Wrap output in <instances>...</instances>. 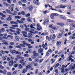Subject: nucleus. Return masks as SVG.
I'll use <instances>...</instances> for the list:
<instances>
[{"label": "nucleus", "instance_id": "30", "mask_svg": "<svg viewBox=\"0 0 75 75\" xmlns=\"http://www.w3.org/2000/svg\"><path fill=\"white\" fill-rule=\"evenodd\" d=\"M24 59H21L20 60L19 62L20 64H22L24 62Z\"/></svg>", "mask_w": 75, "mask_h": 75}, {"label": "nucleus", "instance_id": "55", "mask_svg": "<svg viewBox=\"0 0 75 75\" xmlns=\"http://www.w3.org/2000/svg\"><path fill=\"white\" fill-rule=\"evenodd\" d=\"M4 66L1 65H0V68H1V69H4Z\"/></svg>", "mask_w": 75, "mask_h": 75}, {"label": "nucleus", "instance_id": "44", "mask_svg": "<svg viewBox=\"0 0 75 75\" xmlns=\"http://www.w3.org/2000/svg\"><path fill=\"white\" fill-rule=\"evenodd\" d=\"M67 21H68V22L71 23L72 22H73V21L71 19H68L67 20Z\"/></svg>", "mask_w": 75, "mask_h": 75}, {"label": "nucleus", "instance_id": "2", "mask_svg": "<svg viewBox=\"0 0 75 75\" xmlns=\"http://www.w3.org/2000/svg\"><path fill=\"white\" fill-rule=\"evenodd\" d=\"M6 11L7 13L10 14H11L12 16H16V15H17L15 13H12V12H11V11L8 9H6Z\"/></svg>", "mask_w": 75, "mask_h": 75}, {"label": "nucleus", "instance_id": "5", "mask_svg": "<svg viewBox=\"0 0 75 75\" xmlns=\"http://www.w3.org/2000/svg\"><path fill=\"white\" fill-rule=\"evenodd\" d=\"M56 36L54 34L53 35H51L50 36V38L51 40H54Z\"/></svg>", "mask_w": 75, "mask_h": 75}, {"label": "nucleus", "instance_id": "23", "mask_svg": "<svg viewBox=\"0 0 75 75\" xmlns=\"http://www.w3.org/2000/svg\"><path fill=\"white\" fill-rule=\"evenodd\" d=\"M30 68H31V66L30 65H28L26 67V69L27 70L30 69Z\"/></svg>", "mask_w": 75, "mask_h": 75}, {"label": "nucleus", "instance_id": "28", "mask_svg": "<svg viewBox=\"0 0 75 75\" xmlns=\"http://www.w3.org/2000/svg\"><path fill=\"white\" fill-rule=\"evenodd\" d=\"M15 18L16 19H20L21 17L20 16H15Z\"/></svg>", "mask_w": 75, "mask_h": 75}, {"label": "nucleus", "instance_id": "16", "mask_svg": "<svg viewBox=\"0 0 75 75\" xmlns=\"http://www.w3.org/2000/svg\"><path fill=\"white\" fill-rule=\"evenodd\" d=\"M72 55H70V56L67 58V60L69 61H71V59H72Z\"/></svg>", "mask_w": 75, "mask_h": 75}, {"label": "nucleus", "instance_id": "11", "mask_svg": "<svg viewBox=\"0 0 75 75\" xmlns=\"http://www.w3.org/2000/svg\"><path fill=\"white\" fill-rule=\"evenodd\" d=\"M26 45H27V46H28V48H33V47L31 45L28 44V43H26Z\"/></svg>", "mask_w": 75, "mask_h": 75}, {"label": "nucleus", "instance_id": "24", "mask_svg": "<svg viewBox=\"0 0 75 75\" xmlns=\"http://www.w3.org/2000/svg\"><path fill=\"white\" fill-rule=\"evenodd\" d=\"M7 58L6 56H5L2 57V60L3 61H5V60H6L7 59H6Z\"/></svg>", "mask_w": 75, "mask_h": 75}, {"label": "nucleus", "instance_id": "12", "mask_svg": "<svg viewBox=\"0 0 75 75\" xmlns=\"http://www.w3.org/2000/svg\"><path fill=\"white\" fill-rule=\"evenodd\" d=\"M8 17L6 20L8 21H11V15H8Z\"/></svg>", "mask_w": 75, "mask_h": 75}, {"label": "nucleus", "instance_id": "9", "mask_svg": "<svg viewBox=\"0 0 75 75\" xmlns=\"http://www.w3.org/2000/svg\"><path fill=\"white\" fill-rule=\"evenodd\" d=\"M22 44H21V46H22V47H25V45H26V43H25V42L24 41H23L22 42Z\"/></svg>", "mask_w": 75, "mask_h": 75}, {"label": "nucleus", "instance_id": "4", "mask_svg": "<svg viewBox=\"0 0 75 75\" xmlns=\"http://www.w3.org/2000/svg\"><path fill=\"white\" fill-rule=\"evenodd\" d=\"M37 29L38 31H40L42 30V28L40 25V24H38Z\"/></svg>", "mask_w": 75, "mask_h": 75}, {"label": "nucleus", "instance_id": "64", "mask_svg": "<svg viewBox=\"0 0 75 75\" xmlns=\"http://www.w3.org/2000/svg\"><path fill=\"white\" fill-rule=\"evenodd\" d=\"M17 73V71H16L13 72V74H14L15 75H16V74Z\"/></svg>", "mask_w": 75, "mask_h": 75}, {"label": "nucleus", "instance_id": "35", "mask_svg": "<svg viewBox=\"0 0 75 75\" xmlns=\"http://www.w3.org/2000/svg\"><path fill=\"white\" fill-rule=\"evenodd\" d=\"M8 37H9L11 39H13V36L10 35H9L7 36Z\"/></svg>", "mask_w": 75, "mask_h": 75}, {"label": "nucleus", "instance_id": "56", "mask_svg": "<svg viewBox=\"0 0 75 75\" xmlns=\"http://www.w3.org/2000/svg\"><path fill=\"white\" fill-rule=\"evenodd\" d=\"M3 4H4V5H5L6 6H8V4L6 2H4L3 3Z\"/></svg>", "mask_w": 75, "mask_h": 75}, {"label": "nucleus", "instance_id": "43", "mask_svg": "<svg viewBox=\"0 0 75 75\" xmlns=\"http://www.w3.org/2000/svg\"><path fill=\"white\" fill-rule=\"evenodd\" d=\"M54 16H59V15L57 13H53Z\"/></svg>", "mask_w": 75, "mask_h": 75}, {"label": "nucleus", "instance_id": "41", "mask_svg": "<svg viewBox=\"0 0 75 75\" xmlns=\"http://www.w3.org/2000/svg\"><path fill=\"white\" fill-rule=\"evenodd\" d=\"M35 73L36 74L38 73V69H36L35 70Z\"/></svg>", "mask_w": 75, "mask_h": 75}, {"label": "nucleus", "instance_id": "6", "mask_svg": "<svg viewBox=\"0 0 75 75\" xmlns=\"http://www.w3.org/2000/svg\"><path fill=\"white\" fill-rule=\"evenodd\" d=\"M39 2V1L38 0H36V1L35 0L33 1V3H34V4H36V5H39L40 4V3H38Z\"/></svg>", "mask_w": 75, "mask_h": 75}, {"label": "nucleus", "instance_id": "1", "mask_svg": "<svg viewBox=\"0 0 75 75\" xmlns=\"http://www.w3.org/2000/svg\"><path fill=\"white\" fill-rule=\"evenodd\" d=\"M10 51L12 53V54L15 53V54H19L20 55H21V53L20 52H18L15 50H10Z\"/></svg>", "mask_w": 75, "mask_h": 75}, {"label": "nucleus", "instance_id": "59", "mask_svg": "<svg viewBox=\"0 0 75 75\" xmlns=\"http://www.w3.org/2000/svg\"><path fill=\"white\" fill-rule=\"evenodd\" d=\"M25 16L26 17H29L30 16V13H28L25 14Z\"/></svg>", "mask_w": 75, "mask_h": 75}, {"label": "nucleus", "instance_id": "45", "mask_svg": "<svg viewBox=\"0 0 75 75\" xmlns=\"http://www.w3.org/2000/svg\"><path fill=\"white\" fill-rule=\"evenodd\" d=\"M21 1L23 3H27V1L26 0H21Z\"/></svg>", "mask_w": 75, "mask_h": 75}, {"label": "nucleus", "instance_id": "48", "mask_svg": "<svg viewBox=\"0 0 75 75\" xmlns=\"http://www.w3.org/2000/svg\"><path fill=\"white\" fill-rule=\"evenodd\" d=\"M28 51L29 53H31V49H28Z\"/></svg>", "mask_w": 75, "mask_h": 75}, {"label": "nucleus", "instance_id": "40", "mask_svg": "<svg viewBox=\"0 0 75 75\" xmlns=\"http://www.w3.org/2000/svg\"><path fill=\"white\" fill-rule=\"evenodd\" d=\"M75 28L73 27L72 26H71V28H70V30H74L75 29Z\"/></svg>", "mask_w": 75, "mask_h": 75}, {"label": "nucleus", "instance_id": "20", "mask_svg": "<svg viewBox=\"0 0 75 75\" xmlns=\"http://www.w3.org/2000/svg\"><path fill=\"white\" fill-rule=\"evenodd\" d=\"M43 52V50H42V49L40 48L38 50V53H41V52Z\"/></svg>", "mask_w": 75, "mask_h": 75}, {"label": "nucleus", "instance_id": "10", "mask_svg": "<svg viewBox=\"0 0 75 75\" xmlns=\"http://www.w3.org/2000/svg\"><path fill=\"white\" fill-rule=\"evenodd\" d=\"M33 55H35V56H36L37 57H38V56H39V54L36 52L35 51L33 52Z\"/></svg>", "mask_w": 75, "mask_h": 75}, {"label": "nucleus", "instance_id": "46", "mask_svg": "<svg viewBox=\"0 0 75 75\" xmlns=\"http://www.w3.org/2000/svg\"><path fill=\"white\" fill-rule=\"evenodd\" d=\"M18 64H15L14 65L13 67H14V68H17V67H18Z\"/></svg>", "mask_w": 75, "mask_h": 75}, {"label": "nucleus", "instance_id": "27", "mask_svg": "<svg viewBox=\"0 0 75 75\" xmlns=\"http://www.w3.org/2000/svg\"><path fill=\"white\" fill-rule=\"evenodd\" d=\"M59 6H60V8H65L66 7H67V6H63V5H60Z\"/></svg>", "mask_w": 75, "mask_h": 75}, {"label": "nucleus", "instance_id": "33", "mask_svg": "<svg viewBox=\"0 0 75 75\" xmlns=\"http://www.w3.org/2000/svg\"><path fill=\"white\" fill-rule=\"evenodd\" d=\"M3 73L4 74H7V70L5 69H4L3 71Z\"/></svg>", "mask_w": 75, "mask_h": 75}, {"label": "nucleus", "instance_id": "7", "mask_svg": "<svg viewBox=\"0 0 75 75\" xmlns=\"http://www.w3.org/2000/svg\"><path fill=\"white\" fill-rule=\"evenodd\" d=\"M14 64V62H13V60H11L10 61L9 63V66H13Z\"/></svg>", "mask_w": 75, "mask_h": 75}, {"label": "nucleus", "instance_id": "29", "mask_svg": "<svg viewBox=\"0 0 75 75\" xmlns=\"http://www.w3.org/2000/svg\"><path fill=\"white\" fill-rule=\"evenodd\" d=\"M50 18L51 19H54V14L53 13H52L50 15Z\"/></svg>", "mask_w": 75, "mask_h": 75}, {"label": "nucleus", "instance_id": "37", "mask_svg": "<svg viewBox=\"0 0 75 75\" xmlns=\"http://www.w3.org/2000/svg\"><path fill=\"white\" fill-rule=\"evenodd\" d=\"M16 47L18 48H21V47H22V46L21 45V44L19 45L16 46Z\"/></svg>", "mask_w": 75, "mask_h": 75}, {"label": "nucleus", "instance_id": "61", "mask_svg": "<svg viewBox=\"0 0 75 75\" xmlns=\"http://www.w3.org/2000/svg\"><path fill=\"white\" fill-rule=\"evenodd\" d=\"M31 58L32 59H35L36 58V57L35 56H32L31 57Z\"/></svg>", "mask_w": 75, "mask_h": 75}, {"label": "nucleus", "instance_id": "36", "mask_svg": "<svg viewBox=\"0 0 75 75\" xmlns=\"http://www.w3.org/2000/svg\"><path fill=\"white\" fill-rule=\"evenodd\" d=\"M30 28H34V29H35V28L34 27H33L34 26L32 24H30Z\"/></svg>", "mask_w": 75, "mask_h": 75}, {"label": "nucleus", "instance_id": "57", "mask_svg": "<svg viewBox=\"0 0 75 75\" xmlns=\"http://www.w3.org/2000/svg\"><path fill=\"white\" fill-rule=\"evenodd\" d=\"M24 57H29V55H28V54H25L24 55Z\"/></svg>", "mask_w": 75, "mask_h": 75}, {"label": "nucleus", "instance_id": "17", "mask_svg": "<svg viewBox=\"0 0 75 75\" xmlns=\"http://www.w3.org/2000/svg\"><path fill=\"white\" fill-rule=\"evenodd\" d=\"M18 69H22L23 67V66L21 64H19L18 65Z\"/></svg>", "mask_w": 75, "mask_h": 75}, {"label": "nucleus", "instance_id": "18", "mask_svg": "<svg viewBox=\"0 0 75 75\" xmlns=\"http://www.w3.org/2000/svg\"><path fill=\"white\" fill-rule=\"evenodd\" d=\"M59 63H58L56 65H53V67H54V68L56 69L59 66Z\"/></svg>", "mask_w": 75, "mask_h": 75}, {"label": "nucleus", "instance_id": "58", "mask_svg": "<svg viewBox=\"0 0 75 75\" xmlns=\"http://www.w3.org/2000/svg\"><path fill=\"white\" fill-rule=\"evenodd\" d=\"M75 52H72V53L70 52L69 54V55H70V54H71V55H72V54H74Z\"/></svg>", "mask_w": 75, "mask_h": 75}, {"label": "nucleus", "instance_id": "25", "mask_svg": "<svg viewBox=\"0 0 75 75\" xmlns=\"http://www.w3.org/2000/svg\"><path fill=\"white\" fill-rule=\"evenodd\" d=\"M15 38L16 41H19V40H20V37L19 36H16L15 37Z\"/></svg>", "mask_w": 75, "mask_h": 75}, {"label": "nucleus", "instance_id": "49", "mask_svg": "<svg viewBox=\"0 0 75 75\" xmlns=\"http://www.w3.org/2000/svg\"><path fill=\"white\" fill-rule=\"evenodd\" d=\"M21 64H22V65H23L24 67H25L26 65H27L26 63H24V62H23Z\"/></svg>", "mask_w": 75, "mask_h": 75}, {"label": "nucleus", "instance_id": "8", "mask_svg": "<svg viewBox=\"0 0 75 75\" xmlns=\"http://www.w3.org/2000/svg\"><path fill=\"white\" fill-rule=\"evenodd\" d=\"M63 35H64V33H61L59 34V35L57 36V38H60L61 37H62Z\"/></svg>", "mask_w": 75, "mask_h": 75}, {"label": "nucleus", "instance_id": "53", "mask_svg": "<svg viewBox=\"0 0 75 75\" xmlns=\"http://www.w3.org/2000/svg\"><path fill=\"white\" fill-rule=\"evenodd\" d=\"M47 34V33H42L41 34V35H46Z\"/></svg>", "mask_w": 75, "mask_h": 75}, {"label": "nucleus", "instance_id": "13", "mask_svg": "<svg viewBox=\"0 0 75 75\" xmlns=\"http://www.w3.org/2000/svg\"><path fill=\"white\" fill-rule=\"evenodd\" d=\"M61 44V41H60L59 42H57L56 44L57 47H59L60 46V45Z\"/></svg>", "mask_w": 75, "mask_h": 75}, {"label": "nucleus", "instance_id": "14", "mask_svg": "<svg viewBox=\"0 0 75 75\" xmlns=\"http://www.w3.org/2000/svg\"><path fill=\"white\" fill-rule=\"evenodd\" d=\"M27 71V70L26 69H24L22 70V74H25L26 73Z\"/></svg>", "mask_w": 75, "mask_h": 75}, {"label": "nucleus", "instance_id": "50", "mask_svg": "<svg viewBox=\"0 0 75 75\" xmlns=\"http://www.w3.org/2000/svg\"><path fill=\"white\" fill-rule=\"evenodd\" d=\"M38 64L37 63H35L34 64V66H35V67H38Z\"/></svg>", "mask_w": 75, "mask_h": 75}, {"label": "nucleus", "instance_id": "62", "mask_svg": "<svg viewBox=\"0 0 75 75\" xmlns=\"http://www.w3.org/2000/svg\"><path fill=\"white\" fill-rule=\"evenodd\" d=\"M19 59H24V57H22L21 56H19Z\"/></svg>", "mask_w": 75, "mask_h": 75}, {"label": "nucleus", "instance_id": "51", "mask_svg": "<svg viewBox=\"0 0 75 75\" xmlns=\"http://www.w3.org/2000/svg\"><path fill=\"white\" fill-rule=\"evenodd\" d=\"M46 39L47 40H48V41H50V38H49L48 36H46Z\"/></svg>", "mask_w": 75, "mask_h": 75}, {"label": "nucleus", "instance_id": "63", "mask_svg": "<svg viewBox=\"0 0 75 75\" xmlns=\"http://www.w3.org/2000/svg\"><path fill=\"white\" fill-rule=\"evenodd\" d=\"M10 58L11 59V60H13L14 59V58L13 57L11 56L10 57Z\"/></svg>", "mask_w": 75, "mask_h": 75}, {"label": "nucleus", "instance_id": "22", "mask_svg": "<svg viewBox=\"0 0 75 75\" xmlns=\"http://www.w3.org/2000/svg\"><path fill=\"white\" fill-rule=\"evenodd\" d=\"M33 8V6H30L28 8V9L30 11H32Z\"/></svg>", "mask_w": 75, "mask_h": 75}, {"label": "nucleus", "instance_id": "47", "mask_svg": "<svg viewBox=\"0 0 75 75\" xmlns=\"http://www.w3.org/2000/svg\"><path fill=\"white\" fill-rule=\"evenodd\" d=\"M49 11H45L43 12L44 14H47V13H49Z\"/></svg>", "mask_w": 75, "mask_h": 75}, {"label": "nucleus", "instance_id": "52", "mask_svg": "<svg viewBox=\"0 0 75 75\" xmlns=\"http://www.w3.org/2000/svg\"><path fill=\"white\" fill-rule=\"evenodd\" d=\"M21 14H22V15H25V12L24 11H22L21 12Z\"/></svg>", "mask_w": 75, "mask_h": 75}, {"label": "nucleus", "instance_id": "21", "mask_svg": "<svg viewBox=\"0 0 75 75\" xmlns=\"http://www.w3.org/2000/svg\"><path fill=\"white\" fill-rule=\"evenodd\" d=\"M0 15L1 16H2V17H4V18L6 17V16L4 15V14H3V13H0Z\"/></svg>", "mask_w": 75, "mask_h": 75}, {"label": "nucleus", "instance_id": "3", "mask_svg": "<svg viewBox=\"0 0 75 75\" xmlns=\"http://www.w3.org/2000/svg\"><path fill=\"white\" fill-rule=\"evenodd\" d=\"M21 33L23 34V36L25 37H28L27 33L25 31H22Z\"/></svg>", "mask_w": 75, "mask_h": 75}, {"label": "nucleus", "instance_id": "38", "mask_svg": "<svg viewBox=\"0 0 75 75\" xmlns=\"http://www.w3.org/2000/svg\"><path fill=\"white\" fill-rule=\"evenodd\" d=\"M3 26H4V27H5L6 28H8V27H7V26H8V25L6 24H4V25H3Z\"/></svg>", "mask_w": 75, "mask_h": 75}, {"label": "nucleus", "instance_id": "39", "mask_svg": "<svg viewBox=\"0 0 75 75\" xmlns=\"http://www.w3.org/2000/svg\"><path fill=\"white\" fill-rule=\"evenodd\" d=\"M27 21H28V22H29L30 23H31L32 21H31V20L30 18H28L27 19Z\"/></svg>", "mask_w": 75, "mask_h": 75}, {"label": "nucleus", "instance_id": "19", "mask_svg": "<svg viewBox=\"0 0 75 75\" xmlns=\"http://www.w3.org/2000/svg\"><path fill=\"white\" fill-rule=\"evenodd\" d=\"M48 5L49 6V7H50L51 8H50L51 10H54V11H58V10L54 9V8H52V7L51 6H50L49 4H48Z\"/></svg>", "mask_w": 75, "mask_h": 75}, {"label": "nucleus", "instance_id": "42", "mask_svg": "<svg viewBox=\"0 0 75 75\" xmlns=\"http://www.w3.org/2000/svg\"><path fill=\"white\" fill-rule=\"evenodd\" d=\"M70 25L71 27H74L75 28V24L73 23H71V24Z\"/></svg>", "mask_w": 75, "mask_h": 75}, {"label": "nucleus", "instance_id": "26", "mask_svg": "<svg viewBox=\"0 0 75 75\" xmlns=\"http://www.w3.org/2000/svg\"><path fill=\"white\" fill-rule=\"evenodd\" d=\"M4 42L2 43V44H5V45H8V43L7 42H6L5 40H3Z\"/></svg>", "mask_w": 75, "mask_h": 75}, {"label": "nucleus", "instance_id": "34", "mask_svg": "<svg viewBox=\"0 0 75 75\" xmlns=\"http://www.w3.org/2000/svg\"><path fill=\"white\" fill-rule=\"evenodd\" d=\"M65 69L64 68H62L61 70V72L62 73H64L65 72V71H64V69Z\"/></svg>", "mask_w": 75, "mask_h": 75}, {"label": "nucleus", "instance_id": "31", "mask_svg": "<svg viewBox=\"0 0 75 75\" xmlns=\"http://www.w3.org/2000/svg\"><path fill=\"white\" fill-rule=\"evenodd\" d=\"M35 62H39H39H40V59H35Z\"/></svg>", "mask_w": 75, "mask_h": 75}, {"label": "nucleus", "instance_id": "54", "mask_svg": "<svg viewBox=\"0 0 75 75\" xmlns=\"http://www.w3.org/2000/svg\"><path fill=\"white\" fill-rule=\"evenodd\" d=\"M5 29L4 28H3L2 29H1L0 30L1 31V32H2V33H3L4 32V30Z\"/></svg>", "mask_w": 75, "mask_h": 75}, {"label": "nucleus", "instance_id": "60", "mask_svg": "<svg viewBox=\"0 0 75 75\" xmlns=\"http://www.w3.org/2000/svg\"><path fill=\"white\" fill-rule=\"evenodd\" d=\"M14 42H11L10 43V44L11 45H14Z\"/></svg>", "mask_w": 75, "mask_h": 75}, {"label": "nucleus", "instance_id": "15", "mask_svg": "<svg viewBox=\"0 0 75 75\" xmlns=\"http://www.w3.org/2000/svg\"><path fill=\"white\" fill-rule=\"evenodd\" d=\"M5 52H6V54H8V52L7 51H4L3 50H1V54H4Z\"/></svg>", "mask_w": 75, "mask_h": 75}, {"label": "nucleus", "instance_id": "32", "mask_svg": "<svg viewBox=\"0 0 75 75\" xmlns=\"http://www.w3.org/2000/svg\"><path fill=\"white\" fill-rule=\"evenodd\" d=\"M43 61H44V59H39V63H42V62Z\"/></svg>", "mask_w": 75, "mask_h": 75}]
</instances>
